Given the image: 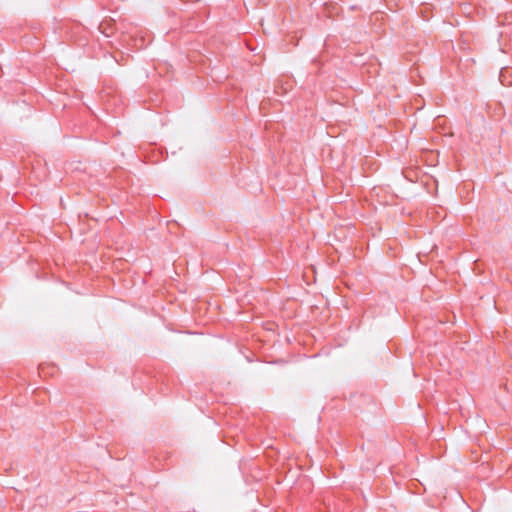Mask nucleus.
Wrapping results in <instances>:
<instances>
[{"label": "nucleus", "mask_w": 512, "mask_h": 512, "mask_svg": "<svg viewBox=\"0 0 512 512\" xmlns=\"http://www.w3.org/2000/svg\"><path fill=\"white\" fill-rule=\"evenodd\" d=\"M508 72H509V71H508V69H506V68H505V69H502V71H501V73H500V81H501V83H502L503 85H510V84H511L510 82H509L508 84H506V83H505V80H504V78H505V74H506V73H508Z\"/></svg>", "instance_id": "1"}]
</instances>
